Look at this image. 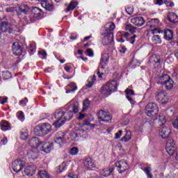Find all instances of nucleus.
<instances>
[{
  "label": "nucleus",
  "instance_id": "28",
  "mask_svg": "<svg viewBox=\"0 0 178 178\" xmlns=\"http://www.w3.org/2000/svg\"><path fill=\"white\" fill-rule=\"evenodd\" d=\"M125 94H127V99L130 101L131 104H136V102L131 98L130 95H134V90L131 89L127 88L125 90Z\"/></svg>",
  "mask_w": 178,
  "mask_h": 178
},
{
  "label": "nucleus",
  "instance_id": "53",
  "mask_svg": "<svg viewBox=\"0 0 178 178\" xmlns=\"http://www.w3.org/2000/svg\"><path fill=\"white\" fill-rule=\"evenodd\" d=\"M86 54H87L88 56H90L91 58H92V56H94V51H92V49H88L86 50Z\"/></svg>",
  "mask_w": 178,
  "mask_h": 178
},
{
  "label": "nucleus",
  "instance_id": "29",
  "mask_svg": "<svg viewBox=\"0 0 178 178\" xmlns=\"http://www.w3.org/2000/svg\"><path fill=\"white\" fill-rule=\"evenodd\" d=\"M168 20L170 22V23H177L178 22V17L177 15L175 13H171L168 15L167 17Z\"/></svg>",
  "mask_w": 178,
  "mask_h": 178
},
{
  "label": "nucleus",
  "instance_id": "46",
  "mask_svg": "<svg viewBox=\"0 0 178 178\" xmlns=\"http://www.w3.org/2000/svg\"><path fill=\"white\" fill-rule=\"evenodd\" d=\"M125 10L128 15H133V12H134V8L133 6H128L126 8Z\"/></svg>",
  "mask_w": 178,
  "mask_h": 178
},
{
  "label": "nucleus",
  "instance_id": "33",
  "mask_svg": "<svg viewBox=\"0 0 178 178\" xmlns=\"http://www.w3.org/2000/svg\"><path fill=\"white\" fill-rule=\"evenodd\" d=\"M96 80L97 76L93 75V77L90 76L88 79V83L86 84V87H88V88H91V87H92V86L94 85V83H95Z\"/></svg>",
  "mask_w": 178,
  "mask_h": 178
},
{
  "label": "nucleus",
  "instance_id": "11",
  "mask_svg": "<svg viewBox=\"0 0 178 178\" xmlns=\"http://www.w3.org/2000/svg\"><path fill=\"white\" fill-rule=\"evenodd\" d=\"M24 165H26V163H24V161L15 160L13 163V165H12L13 170L16 173H19V172H20V170H22V169H23V168H24Z\"/></svg>",
  "mask_w": 178,
  "mask_h": 178
},
{
  "label": "nucleus",
  "instance_id": "55",
  "mask_svg": "<svg viewBox=\"0 0 178 178\" xmlns=\"http://www.w3.org/2000/svg\"><path fill=\"white\" fill-rule=\"evenodd\" d=\"M129 35H130L129 33H125L123 35H122L120 40L121 42H124V40L123 38H126L127 40Z\"/></svg>",
  "mask_w": 178,
  "mask_h": 178
},
{
  "label": "nucleus",
  "instance_id": "42",
  "mask_svg": "<svg viewBox=\"0 0 178 178\" xmlns=\"http://www.w3.org/2000/svg\"><path fill=\"white\" fill-rule=\"evenodd\" d=\"M10 129V127L9 126V122L7 121H2L1 124V130L3 131H6V130H9Z\"/></svg>",
  "mask_w": 178,
  "mask_h": 178
},
{
  "label": "nucleus",
  "instance_id": "39",
  "mask_svg": "<svg viewBox=\"0 0 178 178\" xmlns=\"http://www.w3.org/2000/svg\"><path fill=\"white\" fill-rule=\"evenodd\" d=\"M38 176L40 178H50L49 174H48V172L44 170H40L38 172Z\"/></svg>",
  "mask_w": 178,
  "mask_h": 178
},
{
  "label": "nucleus",
  "instance_id": "24",
  "mask_svg": "<svg viewBox=\"0 0 178 178\" xmlns=\"http://www.w3.org/2000/svg\"><path fill=\"white\" fill-rule=\"evenodd\" d=\"M149 62L152 63V65H156V66H159L161 62V57L154 54L149 58Z\"/></svg>",
  "mask_w": 178,
  "mask_h": 178
},
{
  "label": "nucleus",
  "instance_id": "43",
  "mask_svg": "<svg viewBox=\"0 0 178 178\" xmlns=\"http://www.w3.org/2000/svg\"><path fill=\"white\" fill-rule=\"evenodd\" d=\"M29 6L26 4H23L19 6V10H20V12H22V13H27V10H29Z\"/></svg>",
  "mask_w": 178,
  "mask_h": 178
},
{
  "label": "nucleus",
  "instance_id": "54",
  "mask_svg": "<svg viewBox=\"0 0 178 178\" xmlns=\"http://www.w3.org/2000/svg\"><path fill=\"white\" fill-rule=\"evenodd\" d=\"M6 102H8L7 97H0V104L1 105H3V104H6Z\"/></svg>",
  "mask_w": 178,
  "mask_h": 178
},
{
  "label": "nucleus",
  "instance_id": "22",
  "mask_svg": "<svg viewBox=\"0 0 178 178\" xmlns=\"http://www.w3.org/2000/svg\"><path fill=\"white\" fill-rule=\"evenodd\" d=\"M83 166L85 169H92L94 168V160L91 158H87L83 161Z\"/></svg>",
  "mask_w": 178,
  "mask_h": 178
},
{
  "label": "nucleus",
  "instance_id": "1",
  "mask_svg": "<svg viewBox=\"0 0 178 178\" xmlns=\"http://www.w3.org/2000/svg\"><path fill=\"white\" fill-rule=\"evenodd\" d=\"M54 118L56 119V122L53 124L55 127H60L63 124H65V122L70 120L73 115H69V113H65V111L62 110H57L54 113Z\"/></svg>",
  "mask_w": 178,
  "mask_h": 178
},
{
  "label": "nucleus",
  "instance_id": "12",
  "mask_svg": "<svg viewBox=\"0 0 178 178\" xmlns=\"http://www.w3.org/2000/svg\"><path fill=\"white\" fill-rule=\"evenodd\" d=\"M115 24L113 22H109L105 25L104 28L101 30V35H105V34L112 33L115 30Z\"/></svg>",
  "mask_w": 178,
  "mask_h": 178
},
{
  "label": "nucleus",
  "instance_id": "14",
  "mask_svg": "<svg viewBox=\"0 0 178 178\" xmlns=\"http://www.w3.org/2000/svg\"><path fill=\"white\" fill-rule=\"evenodd\" d=\"M172 134V130H170V128L167 127H163L159 130V136L162 138H169V136Z\"/></svg>",
  "mask_w": 178,
  "mask_h": 178
},
{
  "label": "nucleus",
  "instance_id": "36",
  "mask_svg": "<svg viewBox=\"0 0 178 178\" xmlns=\"http://www.w3.org/2000/svg\"><path fill=\"white\" fill-rule=\"evenodd\" d=\"M113 170H115V169L113 168H106V170L102 171V175L104 177H108V176H111V174L112 173V172H113Z\"/></svg>",
  "mask_w": 178,
  "mask_h": 178
},
{
  "label": "nucleus",
  "instance_id": "4",
  "mask_svg": "<svg viewBox=\"0 0 178 178\" xmlns=\"http://www.w3.org/2000/svg\"><path fill=\"white\" fill-rule=\"evenodd\" d=\"M159 110L158 109V105L155 103H149L146 106L145 113L149 118H154L158 115Z\"/></svg>",
  "mask_w": 178,
  "mask_h": 178
},
{
  "label": "nucleus",
  "instance_id": "21",
  "mask_svg": "<svg viewBox=\"0 0 178 178\" xmlns=\"http://www.w3.org/2000/svg\"><path fill=\"white\" fill-rule=\"evenodd\" d=\"M27 155L29 159H37L38 158V149L37 148L29 149L27 152Z\"/></svg>",
  "mask_w": 178,
  "mask_h": 178
},
{
  "label": "nucleus",
  "instance_id": "3",
  "mask_svg": "<svg viewBox=\"0 0 178 178\" xmlns=\"http://www.w3.org/2000/svg\"><path fill=\"white\" fill-rule=\"evenodd\" d=\"M51 124L49 123H44L41 125H38L34 129V133L35 136H47V134L51 131Z\"/></svg>",
  "mask_w": 178,
  "mask_h": 178
},
{
  "label": "nucleus",
  "instance_id": "15",
  "mask_svg": "<svg viewBox=\"0 0 178 178\" xmlns=\"http://www.w3.org/2000/svg\"><path fill=\"white\" fill-rule=\"evenodd\" d=\"M131 23L135 26H137L138 27H141V26H144L145 20H144L143 17H134L131 19Z\"/></svg>",
  "mask_w": 178,
  "mask_h": 178
},
{
  "label": "nucleus",
  "instance_id": "44",
  "mask_svg": "<svg viewBox=\"0 0 178 178\" xmlns=\"http://www.w3.org/2000/svg\"><path fill=\"white\" fill-rule=\"evenodd\" d=\"M68 87H70L71 90H67L66 93L69 94V92H71V91H76L77 90V86L75 83H71L70 85H68Z\"/></svg>",
  "mask_w": 178,
  "mask_h": 178
},
{
  "label": "nucleus",
  "instance_id": "64",
  "mask_svg": "<svg viewBox=\"0 0 178 178\" xmlns=\"http://www.w3.org/2000/svg\"><path fill=\"white\" fill-rule=\"evenodd\" d=\"M155 5H159L161 6L163 3V0H156Z\"/></svg>",
  "mask_w": 178,
  "mask_h": 178
},
{
  "label": "nucleus",
  "instance_id": "63",
  "mask_svg": "<svg viewBox=\"0 0 178 178\" xmlns=\"http://www.w3.org/2000/svg\"><path fill=\"white\" fill-rule=\"evenodd\" d=\"M67 178H77V175L74 174V173H70Z\"/></svg>",
  "mask_w": 178,
  "mask_h": 178
},
{
  "label": "nucleus",
  "instance_id": "60",
  "mask_svg": "<svg viewBox=\"0 0 178 178\" xmlns=\"http://www.w3.org/2000/svg\"><path fill=\"white\" fill-rule=\"evenodd\" d=\"M91 125V123L90 122V121L88 120H85L83 122V125L81 126V127H86V126H90Z\"/></svg>",
  "mask_w": 178,
  "mask_h": 178
},
{
  "label": "nucleus",
  "instance_id": "41",
  "mask_svg": "<svg viewBox=\"0 0 178 178\" xmlns=\"http://www.w3.org/2000/svg\"><path fill=\"white\" fill-rule=\"evenodd\" d=\"M2 77L3 80H9V79H12V74L9 71H3Z\"/></svg>",
  "mask_w": 178,
  "mask_h": 178
},
{
  "label": "nucleus",
  "instance_id": "50",
  "mask_svg": "<svg viewBox=\"0 0 178 178\" xmlns=\"http://www.w3.org/2000/svg\"><path fill=\"white\" fill-rule=\"evenodd\" d=\"M70 154L71 155H77L79 154V148L72 147L70 151Z\"/></svg>",
  "mask_w": 178,
  "mask_h": 178
},
{
  "label": "nucleus",
  "instance_id": "30",
  "mask_svg": "<svg viewBox=\"0 0 178 178\" xmlns=\"http://www.w3.org/2000/svg\"><path fill=\"white\" fill-rule=\"evenodd\" d=\"M164 38L167 41H170V40L173 39V31L170 29H167L164 32Z\"/></svg>",
  "mask_w": 178,
  "mask_h": 178
},
{
  "label": "nucleus",
  "instance_id": "10",
  "mask_svg": "<svg viewBox=\"0 0 178 178\" xmlns=\"http://www.w3.org/2000/svg\"><path fill=\"white\" fill-rule=\"evenodd\" d=\"M165 151L170 156H172L176 152V147H175V143L172 139L168 140L165 146Z\"/></svg>",
  "mask_w": 178,
  "mask_h": 178
},
{
  "label": "nucleus",
  "instance_id": "19",
  "mask_svg": "<svg viewBox=\"0 0 178 178\" xmlns=\"http://www.w3.org/2000/svg\"><path fill=\"white\" fill-rule=\"evenodd\" d=\"M35 170H37V168H35V165H29L24 170V175H26L30 177L35 173Z\"/></svg>",
  "mask_w": 178,
  "mask_h": 178
},
{
  "label": "nucleus",
  "instance_id": "20",
  "mask_svg": "<svg viewBox=\"0 0 178 178\" xmlns=\"http://www.w3.org/2000/svg\"><path fill=\"white\" fill-rule=\"evenodd\" d=\"M32 16L36 19H41L44 16V12H42V9L35 7L32 9Z\"/></svg>",
  "mask_w": 178,
  "mask_h": 178
},
{
  "label": "nucleus",
  "instance_id": "61",
  "mask_svg": "<svg viewBox=\"0 0 178 178\" xmlns=\"http://www.w3.org/2000/svg\"><path fill=\"white\" fill-rule=\"evenodd\" d=\"M76 132L78 133V134H79V136H81V134L86 133V130H84V127H82L77 130Z\"/></svg>",
  "mask_w": 178,
  "mask_h": 178
},
{
  "label": "nucleus",
  "instance_id": "35",
  "mask_svg": "<svg viewBox=\"0 0 178 178\" xmlns=\"http://www.w3.org/2000/svg\"><path fill=\"white\" fill-rule=\"evenodd\" d=\"M77 5H79V3H77V1H71L65 12L67 13L70 12V10H73L76 8V6H77Z\"/></svg>",
  "mask_w": 178,
  "mask_h": 178
},
{
  "label": "nucleus",
  "instance_id": "9",
  "mask_svg": "<svg viewBox=\"0 0 178 178\" xmlns=\"http://www.w3.org/2000/svg\"><path fill=\"white\" fill-rule=\"evenodd\" d=\"M55 145L57 148H60L65 144V134L58 132L54 139Z\"/></svg>",
  "mask_w": 178,
  "mask_h": 178
},
{
  "label": "nucleus",
  "instance_id": "18",
  "mask_svg": "<svg viewBox=\"0 0 178 178\" xmlns=\"http://www.w3.org/2000/svg\"><path fill=\"white\" fill-rule=\"evenodd\" d=\"M13 53L14 55L19 56L22 55V46L19 42H15L13 44Z\"/></svg>",
  "mask_w": 178,
  "mask_h": 178
},
{
  "label": "nucleus",
  "instance_id": "38",
  "mask_svg": "<svg viewBox=\"0 0 178 178\" xmlns=\"http://www.w3.org/2000/svg\"><path fill=\"white\" fill-rule=\"evenodd\" d=\"M159 26V19H152L149 21V27H158Z\"/></svg>",
  "mask_w": 178,
  "mask_h": 178
},
{
  "label": "nucleus",
  "instance_id": "7",
  "mask_svg": "<svg viewBox=\"0 0 178 178\" xmlns=\"http://www.w3.org/2000/svg\"><path fill=\"white\" fill-rule=\"evenodd\" d=\"M156 100L160 104H166L169 102V96L165 91H159L156 95Z\"/></svg>",
  "mask_w": 178,
  "mask_h": 178
},
{
  "label": "nucleus",
  "instance_id": "27",
  "mask_svg": "<svg viewBox=\"0 0 178 178\" xmlns=\"http://www.w3.org/2000/svg\"><path fill=\"white\" fill-rule=\"evenodd\" d=\"M40 145L41 142H40V139H38V138H32L29 140V145L33 148H37L38 147H40Z\"/></svg>",
  "mask_w": 178,
  "mask_h": 178
},
{
  "label": "nucleus",
  "instance_id": "47",
  "mask_svg": "<svg viewBox=\"0 0 178 178\" xmlns=\"http://www.w3.org/2000/svg\"><path fill=\"white\" fill-rule=\"evenodd\" d=\"M172 126L175 129L178 130V116L174 117L172 120Z\"/></svg>",
  "mask_w": 178,
  "mask_h": 178
},
{
  "label": "nucleus",
  "instance_id": "45",
  "mask_svg": "<svg viewBox=\"0 0 178 178\" xmlns=\"http://www.w3.org/2000/svg\"><path fill=\"white\" fill-rule=\"evenodd\" d=\"M145 173L147 175V177L149 178H152V174H151V168L150 167H147L144 169Z\"/></svg>",
  "mask_w": 178,
  "mask_h": 178
},
{
  "label": "nucleus",
  "instance_id": "17",
  "mask_svg": "<svg viewBox=\"0 0 178 178\" xmlns=\"http://www.w3.org/2000/svg\"><path fill=\"white\" fill-rule=\"evenodd\" d=\"M12 24H9L8 21H3L0 24V30L2 33H6L8 31L10 33V30H12Z\"/></svg>",
  "mask_w": 178,
  "mask_h": 178
},
{
  "label": "nucleus",
  "instance_id": "49",
  "mask_svg": "<svg viewBox=\"0 0 178 178\" xmlns=\"http://www.w3.org/2000/svg\"><path fill=\"white\" fill-rule=\"evenodd\" d=\"M38 55L41 56L42 59H47V51L45 50L39 51Z\"/></svg>",
  "mask_w": 178,
  "mask_h": 178
},
{
  "label": "nucleus",
  "instance_id": "13",
  "mask_svg": "<svg viewBox=\"0 0 178 178\" xmlns=\"http://www.w3.org/2000/svg\"><path fill=\"white\" fill-rule=\"evenodd\" d=\"M41 6L49 12H52L55 9V6L52 4L51 0H42Z\"/></svg>",
  "mask_w": 178,
  "mask_h": 178
},
{
  "label": "nucleus",
  "instance_id": "26",
  "mask_svg": "<svg viewBox=\"0 0 178 178\" xmlns=\"http://www.w3.org/2000/svg\"><path fill=\"white\" fill-rule=\"evenodd\" d=\"M70 111L67 112L68 115H72L73 116V114L72 113H77L79 112V102H74L70 106Z\"/></svg>",
  "mask_w": 178,
  "mask_h": 178
},
{
  "label": "nucleus",
  "instance_id": "31",
  "mask_svg": "<svg viewBox=\"0 0 178 178\" xmlns=\"http://www.w3.org/2000/svg\"><path fill=\"white\" fill-rule=\"evenodd\" d=\"M81 135L79 134V132H72L70 135V139L71 141H79Z\"/></svg>",
  "mask_w": 178,
  "mask_h": 178
},
{
  "label": "nucleus",
  "instance_id": "16",
  "mask_svg": "<svg viewBox=\"0 0 178 178\" xmlns=\"http://www.w3.org/2000/svg\"><path fill=\"white\" fill-rule=\"evenodd\" d=\"M102 35H104V38L102 40V42L104 44V45H109V44H112V42H113V32H110Z\"/></svg>",
  "mask_w": 178,
  "mask_h": 178
},
{
  "label": "nucleus",
  "instance_id": "32",
  "mask_svg": "<svg viewBox=\"0 0 178 178\" xmlns=\"http://www.w3.org/2000/svg\"><path fill=\"white\" fill-rule=\"evenodd\" d=\"M165 86V88L166 90H170L171 88H173V86H175V82L172 79H168V80L163 85Z\"/></svg>",
  "mask_w": 178,
  "mask_h": 178
},
{
  "label": "nucleus",
  "instance_id": "5",
  "mask_svg": "<svg viewBox=\"0 0 178 178\" xmlns=\"http://www.w3.org/2000/svg\"><path fill=\"white\" fill-rule=\"evenodd\" d=\"M108 62H109V55L106 54L105 56H103L100 60V67L98 68L97 74L100 79H102V76H104L105 70V67H106V65H108Z\"/></svg>",
  "mask_w": 178,
  "mask_h": 178
},
{
  "label": "nucleus",
  "instance_id": "2",
  "mask_svg": "<svg viewBox=\"0 0 178 178\" xmlns=\"http://www.w3.org/2000/svg\"><path fill=\"white\" fill-rule=\"evenodd\" d=\"M118 89V81L113 80L110 81L107 83H106L101 90V93L103 95H106V97H108V95H111L112 93V91H116Z\"/></svg>",
  "mask_w": 178,
  "mask_h": 178
},
{
  "label": "nucleus",
  "instance_id": "58",
  "mask_svg": "<svg viewBox=\"0 0 178 178\" xmlns=\"http://www.w3.org/2000/svg\"><path fill=\"white\" fill-rule=\"evenodd\" d=\"M122 134H123V131L120 130L118 133L115 134V138L118 139L120 138L122 136Z\"/></svg>",
  "mask_w": 178,
  "mask_h": 178
},
{
  "label": "nucleus",
  "instance_id": "48",
  "mask_svg": "<svg viewBox=\"0 0 178 178\" xmlns=\"http://www.w3.org/2000/svg\"><path fill=\"white\" fill-rule=\"evenodd\" d=\"M90 100L86 99L83 102V107L82 111H87L88 109V106H90Z\"/></svg>",
  "mask_w": 178,
  "mask_h": 178
},
{
  "label": "nucleus",
  "instance_id": "40",
  "mask_svg": "<svg viewBox=\"0 0 178 178\" xmlns=\"http://www.w3.org/2000/svg\"><path fill=\"white\" fill-rule=\"evenodd\" d=\"M131 140V132L127 131L126 135L121 138V141H124V143H127V141H130Z\"/></svg>",
  "mask_w": 178,
  "mask_h": 178
},
{
  "label": "nucleus",
  "instance_id": "6",
  "mask_svg": "<svg viewBox=\"0 0 178 178\" xmlns=\"http://www.w3.org/2000/svg\"><path fill=\"white\" fill-rule=\"evenodd\" d=\"M97 118L100 122H104V123H111L112 120L111 113H109V112L104 111V110L99 111Z\"/></svg>",
  "mask_w": 178,
  "mask_h": 178
},
{
  "label": "nucleus",
  "instance_id": "51",
  "mask_svg": "<svg viewBox=\"0 0 178 178\" xmlns=\"http://www.w3.org/2000/svg\"><path fill=\"white\" fill-rule=\"evenodd\" d=\"M29 136V134L27 132H22L20 135L21 140H27V137Z\"/></svg>",
  "mask_w": 178,
  "mask_h": 178
},
{
  "label": "nucleus",
  "instance_id": "59",
  "mask_svg": "<svg viewBox=\"0 0 178 178\" xmlns=\"http://www.w3.org/2000/svg\"><path fill=\"white\" fill-rule=\"evenodd\" d=\"M136 38H137V35H134L133 36H131L130 38L131 44H134V42H136Z\"/></svg>",
  "mask_w": 178,
  "mask_h": 178
},
{
  "label": "nucleus",
  "instance_id": "56",
  "mask_svg": "<svg viewBox=\"0 0 178 178\" xmlns=\"http://www.w3.org/2000/svg\"><path fill=\"white\" fill-rule=\"evenodd\" d=\"M164 3L167 5V6H170V8H173L175 6V3L169 1H165Z\"/></svg>",
  "mask_w": 178,
  "mask_h": 178
},
{
  "label": "nucleus",
  "instance_id": "57",
  "mask_svg": "<svg viewBox=\"0 0 178 178\" xmlns=\"http://www.w3.org/2000/svg\"><path fill=\"white\" fill-rule=\"evenodd\" d=\"M15 10V7H7L6 8V12L7 13H12Z\"/></svg>",
  "mask_w": 178,
  "mask_h": 178
},
{
  "label": "nucleus",
  "instance_id": "62",
  "mask_svg": "<svg viewBox=\"0 0 178 178\" xmlns=\"http://www.w3.org/2000/svg\"><path fill=\"white\" fill-rule=\"evenodd\" d=\"M58 168H59L60 172H62V170H65V168H66V163H63Z\"/></svg>",
  "mask_w": 178,
  "mask_h": 178
},
{
  "label": "nucleus",
  "instance_id": "25",
  "mask_svg": "<svg viewBox=\"0 0 178 178\" xmlns=\"http://www.w3.org/2000/svg\"><path fill=\"white\" fill-rule=\"evenodd\" d=\"M53 148L54 143H46L42 146V151L46 154H49V152H51V149H53Z\"/></svg>",
  "mask_w": 178,
  "mask_h": 178
},
{
  "label": "nucleus",
  "instance_id": "52",
  "mask_svg": "<svg viewBox=\"0 0 178 178\" xmlns=\"http://www.w3.org/2000/svg\"><path fill=\"white\" fill-rule=\"evenodd\" d=\"M17 118L19 120H24V115H23V111H19L17 113Z\"/></svg>",
  "mask_w": 178,
  "mask_h": 178
},
{
  "label": "nucleus",
  "instance_id": "8",
  "mask_svg": "<svg viewBox=\"0 0 178 178\" xmlns=\"http://www.w3.org/2000/svg\"><path fill=\"white\" fill-rule=\"evenodd\" d=\"M115 166L120 175H122V173H124V172H127V170H129V164H127V162L124 160L118 161L115 163Z\"/></svg>",
  "mask_w": 178,
  "mask_h": 178
},
{
  "label": "nucleus",
  "instance_id": "37",
  "mask_svg": "<svg viewBox=\"0 0 178 178\" xmlns=\"http://www.w3.org/2000/svg\"><path fill=\"white\" fill-rule=\"evenodd\" d=\"M125 30L129 31V33H131L132 34H134V33L137 31V27L133 26L131 24H127L125 26Z\"/></svg>",
  "mask_w": 178,
  "mask_h": 178
},
{
  "label": "nucleus",
  "instance_id": "23",
  "mask_svg": "<svg viewBox=\"0 0 178 178\" xmlns=\"http://www.w3.org/2000/svg\"><path fill=\"white\" fill-rule=\"evenodd\" d=\"M170 77H169V75L168 74H159L157 75V80H159L158 83L161 84L162 86L164 85L165 82H167Z\"/></svg>",
  "mask_w": 178,
  "mask_h": 178
},
{
  "label": "nucleus",
  "instance_id": "34",
  "mask_svg": "<svg viewBox=\"0 0 178 178\" xmlns=\"http://www.w3.org/2000/svg\"><path fill=\"white\" fill-rule=\"evenodd\" d=\"M152 41L154 44H162V39L159 35H154L152 38Z\"/></svg>",
  "mask_w": 178,
  "mask_h": 178
}]
</instances>
